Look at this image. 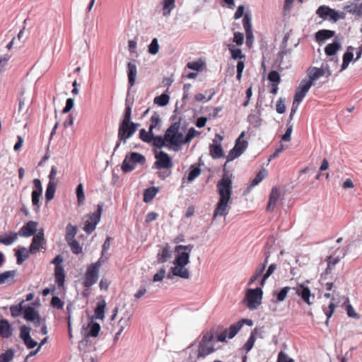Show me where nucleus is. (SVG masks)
Masks as SVG:
<instances>
[{"instance_id": "nucleus-1", "label": "nucleus", "mask_w": 362, "mask_h": 362, "mask_svg": "<svg viewBox=\"0 0 362 362\" xmlns=\"http://www.w3.org/2000/svg\"><path fill=\"white\" fill-rule=\"evenodd\" d=\"M217 189L220 199L214 211V219L217 216H226L228 214V203L233 190V182L228 176L226 175L222 176L217 183Z\"/></svg>"}, {"instance_id": "nucleus-2", "label": "nucleus", "mask_w": 362, "mask_h": 362, "mask_svg": "<svg viewBox=\"0 0 362 362\" xmlns=\"http://www.w3.org/2000/svg\"><path fill=\"white\" fill-rule=\"evenodd\" d=\"M134 96L129 91L126 100V110L118 133L119 141L124 143H126L127 139L132 136L136 131V124L131 120V112L134 106Z\"/></svg>"}, {"instance_id": "nucleus-3", "label": "nucleus", "mask_w": 362, "mask_h": 362, "mask_svg": "<svg viewBox=\"0 0 362 362\" xmlns=\"http://www.w3.org/2000/svg\"><path fill=\"white\" fill-rule=\"evenodd\" d=\"M174 261L175 267L171 268L174 276L188 279L190 276L189 272L185 266L189 262V254L185 251L177 252Z\"/></svg>"}, {"instance_id": "nucleus-4", "label": "nucleus", "mask_w": 362, "mask_h": 362, "mask_svg": "<svg viewBox=\"0 0 362 362\" xmlns=\"http://www.w3.org/2000/svg\"><path fill=\"white\" fill-rule=\"evenodd\" d=\"M103 212V205L98 204L97 210L93 213L86 215L83 217V230L90 234L96 228L97 225L99 223L101 219V215Z\"/></svg>"}, {"instance_id": "nucleus-5", "label": "nucleus", "mask_w": 362, "mask_h": 362, "mask_svg": "<svg viewBox=\"0 0 362 362\" xmlns=\"http://www.w3.org/2000/svg\"><path fill=\"white\" fill-rule=\"evenodd\" d=\"M102 264V261L98 260L88 266L83 281V284L86 287H90L97 282L99 277V270Z\"/></svg>"}, {"instance_id": "nucleus-6", "label": "nucleus", "mask_w": 362, "mask_h": 362, "mask_svg": "<svg viewBox=\"0 0 362 362\" xmlns=\"http://www.w3.org/2000/svg\"><path fill=\"white\" fill-rule=\"evenodd\" d=\"M262 296L263 291L261 288H249L245 294L247 307L250 310L257 309L262 303Z\"/></svg>"}, {"instance_id": "nucleus-7", "label": "nucleus", "mask_w": 362, "mask_h": 362, "mask_svg": "<svg viewBox=\"0 0 362 362\" xmlns=\"http://www.w3.org/2000/svg\"><path fill=\"white\" fill-rule=\"evenodd\" d=\"M161 120L159 115L157 112H153L150 119L148 132H146L144 129L140 130V138L142 141L150 143L152 139L153 130L154 129H159L160 127Z\"/></svg>"}, {"instance_id": "nucleus-8", "label": "nucleus", "mask_w": 362, "mask_h": 362, "mask_svg": "<svg viewBox=\"0 0 362 362\" xmlns=\"http://www.w3.org/2000/svg\"><path fill=\"white\" fill-rule=\"evenodd\" d=\"M180 130V123L175 122L167 129L165 139L173 145H178L184 143L183 135Z\"/></svg>"}, {"instance_id": "nucleus-9", "label": "nucleus", "mask_w": 362, "mask_h": 362, "mask_svg": "<svg viewBox=\"0 0 362 362\" xmlns=\"http://www.w3.org/2000/svg\"><path fill=\"white\" fill-rule=\"evenodd\" d=\"M30 103V100L25 98L19 99L18 107L15 112V119L17 122L23 123L29 119Z\"/></svg>"}, {"instance_id": "nucleus-10", "label": "nucleus", "mask_w": 362, "mask_h": 362, "mask_svg": "<svg viewBox=\"0 0 362 362\" xmlns=\"http://www.w3.org/2000/svg\"><path fill=\"white\" fill-rule=\"evenodd\" d=\"M42 194V185L41 181L38 178L33 180V190L32 192V205L33 211L38 213L41 206L40 197Z\"/></svg>"}, {"instance_id": "nucleus-11", "label": "nucleus", "mask_w": 362, "mask_h": 362, "mask_svg": "<svg viewBox=\"0 0 362 362\" xmlns=\"http://www.w3.org/2000/svg\"><path fill=\"white\" fill-rule=\"evenodd\" d=\"M213 339L214 337L212 335H205L203 337L199 345L198 358H204L214 351L215 349L213 344Z\"/></svg>"}, {"instance_id": "nucleus-12", "label": "nucleus", "mask_w": 362, "mask_h": 362, "mask_svg": "<svg viewBox=\"0 0 362 362\" xmlns=\"http://www.w3.org/2000/svg\"><path fill=\"white\" fill-rule=\"evenodd\" d=\"M23 317L26 321L32 322L35 327H38L45 322V319L42 317L38 311L32 306L25 307Z\"/></svg>"}, {"instance_id": "nucleus-13", "label": "nucleus", "mask_w": 362, "mask_h": 362, "mask_svg": "<svg viewBox=\"0 0 362 362\" xmlns=\"http://www.w3.org/2000/svg\"><path fill=\"white\" fill-rule=\"evenodd\" d=\"M156 158L155 165L158 169H170L173 165L172 159L164 151L156 152Z\"/></svg>"}, {"instance_id": "nucleus-14", "label": "nucleus", "mask_w": 362, "mask_h": 362, "mask_svg": "<svg viewBox=\"0 0 362 362\" xmlns=\"http://www.w3.org/2000/svg\"><path fill=\"white\" fill-rule=\"evenodd\" d=\"M243 327V323L241 322H235L232 324L229 328L226 329L223 332H222L218 336V341H226V339H232L233 338L238 332L240 331V329Z\"/></svg>"}, {"instance_id": "nucleus-15", "label": "nucleus", "mask_w": 362, "mask_h": 362, "mask_svg": "<svg viewBox=\"0 0 362 362\" xmlns=\"http://www.w3.org/2000/svg\"><path fill=\"white\" fill-rule=\"evenodd\" d=\"M312 86V81L305 79L302 80L296 90L294 95L295 102L300 104Z\"/></svg>"}, {"instance_id": "nucleus-16", "label": "nucleus", "mask_w": 362, "mask_h": 362, "mask_svg": "<svg viewBox=\"0 0 362 362\" xmlns=\"http://www.w3.org/2000/svg\"><path fill=\"white\" fill-rule=\"evenodd\" d=\"M307 72L309 77L308 81H312L313 83L321 76H326V77H329L332 74L331 71L328 68L325 69L323 66L320 68L310 67L308 69Z\"/></svg>"}, {"instance_id": "nucleus-17", "label": "nucleus", "mask_w": 362, "mask_h": 362, "mask_svg": "<svg viewBox=\"0 0 362 362\" xmlns=\"http://www.w3.org/2000/svg\"><path fill=\"white\" fill-rule=\"evenodd\" d=\"M100 330V325L94 322L93 318H90L87 325H83L82 327V333L84 336L95 337L98 335Z\"/></svg>"}, {"instance_id": "nucleus-18", "label": "nucleus", "mask_w": 362, "mask_h": 362, "mask_svg": "<svg viewBox=\"0 0 362 362\" xmlns=\"http://www.w3.org/2000/svg\"><path fill=\"white\" fill-rule=\"evenodd\" d=\"M31 328L27 325L21 327L20 337L28 349H33L37 344V341L30 337Z\"/></svg>"}, {"instance_id": "nucleus-19", "label": "nucleus", "mask_w": 362, "mask_h": 362, "mask_svg": "<svg viewBox=\"0 0 362 362\" xmlns=\"http://www.w3.org/2000/svg\"><path fill=\"white\" fill-rule=\"evenodd\" d=\"M38 223L34 221H30L24 224L19 232L18 233L19 236L29 238L32 235H36L37 231Z\"/></svg>"}, {"instance_id": "nucleus-20", "label": "nucleus", "mask_w": 362, "mask_h": 362, "mask_svg": "<svg viewBox=\"0 0 362 362\" xmlns=\"http://www.w3.org/2000/svg\"><path fill=\"white\" fill-rule=\"evenodd\" d=\"M296 293L300 296L302 300L308 305H310L313 302L310 301V297L315 298L314 294L311 293L310 288L304 284H298L296 287L293 288Z\"/></svg>"}, {"instance_id": "nucleus-21", "label": "nucleus", "mask_w": 362, "mask_h": 362, "mask_svg": "<svg viewBox=\"0 0 362 362\" xmlns=\"http://www.w3.org/2000/svg\"><path fill=\"white\" fill-rule=\"evenodd\" d=\"M45 242L43 230L40 229L39 232L34 235L30 246V252L35 254L42 248Z\"/></svg>"}, {"instance_id": "nucleus-22", "label": "nucleus", "mask_w": 362, "mask_h": 362, "mask_svg": "<svg viewBox=\"0 0 362 362\" xmlns=\"http://www.w3.org/2000/svg\"><path fill=\"white\" fill-rule=\"evenodd\" d=\"M136 165V152H132L129 156H127L122 163V170L124 173H128L134 170Z\"/></svg>"}, {"instance_id": "nucleus-23", "label": "nucleus", "mask_w": 362, "mask_h": 362, "mask_svg": "<svg viewBox=\"0 0 362 362\" xmlns=\"http://www.w3.org/2000/svg\"><path fill=\"white\" fill-rule=\"evenodd\" d=\"M344 9L351 14L362 16V1L355 0L354 2H351L344 6Z\"/></svg>"}, {"instance_id": "nucleus-24", "label": "nucleus", "mask_w": 362, "mask_h": 362, "mask_svg": "<svg viewBox=\"0 0 362 362\" xmlns=\"http://www.w3.org/2000/svg\"><path fill=\"white\" fill-rule=\"evenodd\" d=\"M280 193L276 187H273L269 195V202L267 206V210L272 211L275 208L276 203L279 199Z\"/></svg>"}, {"instance_id": "nucleus-25", "label": "nucleus", "mask_w": 362, "mask_h": 362, "mask_svg": "<svg viewBox=\"0 0 362 362\" xmlns=\"http://www.w3.org/2000/svg\"><path fill=\"white\" fill-rule=\"evenodd\" d=\"M16 274L17 272L16 270L6 271L0 274V285L13 284Z\"/></svg>"}, {"instance_id": "nucleus-26", "label": "nucleus", "mask_w": 362, "mask_h": 362, "mask_svg": "<svg viewBox=\"0 0 362 362\" xmlns=\"http://www.w3.org/2000/svg\"><path fill=\"white\" fill-rule=\"evenodd\" d=\"M13 329L8 320L2 319L0 320V335L3 338H8L12 335Z\"/></svg>"}, {"instance_id": "nucleus-27", "label": "nucleus", "mask_w": 362, "mask_h": 362, "mask_svg": "<svg viewBox=\"0 0 362 362\" xmlns=\"http://www.w3.org/2000/svg\"><path fill=\"white\" fill-rule=\"evenodd\" d=\"M19 236L18 233L9 232L0 235V243L5 245H10L14 243Z\"/></svg>"}, {"instance_id": "nucleus-28", "label": "nucleus", "mask_w": 362, "mask_h": 362, "mask_svg": "<svg viewBox=\"0 0 362 362\" xmlns=\"http://www.w3.org/2000/svg\"><path fill=\"white\" fill-rule=\"evenodd\" d=\"M268 257L266 258L265 262L264 264L259 265L254 273V274L251 276V278L249 280L248 284L251 285L254 282H255L262 274L263 272L266 268V266L267 264Z\"/></svg>"}, {"instance_id": "nucleus-29", "label": "nucleus", "mask_w": 362, "mask_h": 362, "mask_svg": "<svg viewBox=\"0 0 362 362\" xmlns=\"http://www.w3.org/2000/svg\"><path fill=\"white\" fill-rule=\"evenodd\" d=\"M209 152L211 156L214 159L220 158L223 156V150L221 147V145L220 144H211L209 146Z\"/></svg>"}, {"instance_id": "nucleus-30", "label": "nucleus", "mask_w": 362, "mask_h": 362, "mask_svg": "<svg viewBox=\"0 0 362 362\" xmlns=\"http://www.w3.org/2000/svg\"><path fill=\"white\" fill-rule=\"evenodd\" d=\"M57 185L58 183L48 182L45 191V199L47 203L54 199Z\"/></svg>"}, {"instance_id": "nucleus-31", "label": "nucleus", "mask_w": 362, "mask_h": 362, "mask_svg": "<svg viewBox=\"0 0 362 362\" xmlns=\"http://www.w3.org/2000/svg\"><path fill=\"white\" fill-rule=\"evenodd\" d=\"M354 47L351 46L348 47L347 51L343 55V62L341 64V70L346 69L349 63L353 60L354 53H353Z\"/></svg>"}, {"instance_id": "nucleus-32", "label": "nucleus", "mask_w": 362, "mask_h": 362, "mask_svg": "<svg viewBox=\"0 0 362 362\" xmlns=\"http://www.w3.org/2000/svg\"><path fill=\"white\" fill-rule=\"evenodd\" d=\"M30 250L23 247L16 251V256L17 258V264H21L25 259L29 257Z\"/></svg>"}, {"instance_id": "nucleus-33", "label": "nucleus", "mask_w": 362, "mask_h": 362, "mask_svg": "<svg viewBox=\"0 0 362 362\" xmlns=\"http://www.w3.org/2000/svg\"><path fill=\"white\" fill-rule=\"evenodd\" d=\"M341 48L339 42L334 41L332 43L328 44L325 48V52L327 56L334 55L339 49Z\"/></svg>"}, {"instance_id": "nucleus-34", "label": "nucleus", "mask_w": 362, "mask_h": 362, "mask_svg": "<svg viewBox=\"0 0 362 362\" xmlns=\"http://www.w3.org/2000/svg\"><path fill=\"white\" fill-rule=\"evenodd\" d=\"M55 281L59 286H63L65 280L64 270L62 266L56 267L55 269Z\"/></svg>"}, {"instance_id": "nucleus-35", "label": "nucleus", "mask_w": 362, "mask_h": 362, "mask_svg": "<svg viewBox=\"0 0 362 362\" xmlns=\"http://www.w3.org/2000/svg\"><path fill=\"white\" fill-rule=\"evenodd\" d=\"M77 233V227L76 226L72 225L71 223H69L66 227V240L69 242L72 240H75V236Z\"/></svg>"}, {"instance_id": "nucleus-36", "label": "nucleus", "mask_w": 362, "mask_h": 362, "mask_svg": "<svg viewBox=\"0 0 362 362\" xmlns=\"http://www.w3.org/2000/svg\"><path fill=\"white\" fill-rule=\"evenodd\" d=\"M334 35V32L329 30H320L315 34V37L317 41H322L329 39Z\"/></svg>"}, {"instance_id": "nucleus-37", "label": "nucleus", "mask_w": 362, "mask_h": 362, "mask_svg": "<svg viewBox=\"0 0 362 362\" xmlns=\"http://www.w3.org/2000/svg\"><path fill=\"white\" fill-rule=\"evenodd\" d=\"M245 136V132H243L239 137L237 139L234 147L239 150V151H241V153H243L247 147V141L246 140L243 139V138Z\"/></svg>"}, {"instance_id": "nucleus-38", "label": "nucleus", "mask_w": 362, "mask_h": 362, "mask_svg": "<svg viewBox=\"0 0 362 362\" xmlns=\"http://www.w3.org/2000/svg\"><path fill=\"white\" fill-rule=\"evenodd\" d=\"M158 189L155 187H148L144 192V201L147 203L151 202L156 195Z\"/></svg>"}, {"instance_id": "nucleus-39", "label": "nucleus", "mask_w": 362, "mask_h": 362, "mask_svg": "<svg viewBox=\"0 0 362 362\" xmlns=\"http://www.w3.org/2000/svg\"><path fill=\"white\" fill-rule=\"evenodd\" d=\"M110 242L111 238L110 237H107L103 245L101 257L98 259L102 261V264L104 263L108 259L107 254L110 247Z\"/></svg>"}, {"instance_id": "nucleus-40", "label": "nucleus", "mask_w": 362, "mask_h": 362, "mask_svg": "<svg viewBox=\"0 0 362 362\" xmlns=\"http://www.w3.org/2000/svg\"><path fill=\"white\" fill-rule=\"evenodd\" d=\"M106 303L104 300L98 303L95 309V316L97 319L103 320L105 317V308Z\"/></svg>"}, {"instance_id": "nucleus-41", "label": "nucleus", "mask_w": 362, "mask_h": 362, "mask_svg": "<svg viewBox=\"0 0 362 362\" xmlns=\"http://www.w3.org/2000/svg\"><path fill=\"white\" fill-rule=\"evenodd\" d=\"M76 194L78 201V205L81 206L84 204L86 197L84 194L83 191V184L80 183L77 185L76 189Z\"/></svg>"}, {"instance_id": "nucleus-42", "label": "nucleus", "mask_w": 362, "mask_h": 362, "mask_svg": "<svg viewBox=\"0 0 362 362\" xmlns=\"http://www.w3.org/2000/svg\"><path fill=\"white\" fill-rule=\"evenodd\" d=\"M255 334H256V329H255L251 334H250V336L249 337L247 341L245 342V344H244L243 349L246 351V352H248L250 351L254 344H255V340H256V338H255Z\"/></svg>"}, {"instance_id": "nucleus-43", "label": "nucleus", "mask_w": 362, "mask_h": 362, "mask_svg": "<svg viewBox=\"0 0 362 362\" xmlns=\"http://www.w3.org/2000/svg\"><path fill=\"white\" fill-rule=\"evenodd\" d=\"M290 289V287L286 286L281 289V291L279 292H274L273 296H276V302L284 301L286 299Z\"/></svg>"}, {"instance_id": "nucleus-44", "label": "nucleus", "mask_w": 362, "mask_h": 362, "mask_svg": "<svg viewBox=\"0 0 362 362\" xmlns=\"http://www.w3.org/2000/svg\"><path fill=\"white\" fill-rule=\"evenodd\" d=\"M23 301L17 305H12L10 308L11 315L14 317L19 316L21 313L23 314L24 308L25 306L23 305Z\"/></svg>"}, {"instance_id": "nucleus-45", "label": "nucleus", "mask_w": 362, "mask_h": 362, "mask_svg": "<svg viewBox=\"0 0 362 362\" xmlns=\"http://www.w3.org/2000/svg\"><path fill=\"white\" fill-rule=\"evenodd\" d=\"M175 7V0H164L163 2V15L168 16Z\"/></svg>"}, {"instance_id": "nucleus-46", "label": "nucleus", "mask_w": 362, "mask_h": 362, "mask_svg": "<svg viewBox=\"0 0 362 362\" xmlns=\"http://www.w3.org/2000/svg\"><path fill=\"white\" fill-rule=\"evenodd\" d=\"M136 69V66L134 64V61H131L128 63V77H129V82L130 84V86H133L134 84V71Z\"/></svg>"}, {"instance_id": "nucleus-47", "label": "nucleus", "mask_w": 362, "mask_h": 362, "mask_svg": "<svg viewBox=\"0 0 362 362\" xmlns=\"http://www.w3.org/2000/svg\"><path fill=\"white\" fill-rule=\"evenodd\" d=\"M170 257V251L167 247H163L161 251L158 254L157 259L159 263L165 262Z\"/></svg>"}, {"instance_id": "nucleus-48", "label": "nucleus", "mask_w": 362, "mask_h": 362, "mask_svg": "<svg viewBox=\"0 0 362 362\" xmlns=\"http://www.w3.org/2000/svg\"><path fill=\"white\" fill-rule=\"evenodd\" d=\"M59 173L58 168L55 165H52L49 174L48 175L49 182L58 183L57 175Z\"/></svg>"}, {"instance_id": "nucleus-49", "label": "nucleus", "mask_w": 362, "mask_h": 362, "mask_svg": "<svg viewBox=\"0 0 362 362\" xmlns=\"http://www.w3.org/2000/svg\"><path fill=\"white\" fill-rule=\"evenodd\" d=\"M169 95L167 94H161L159 96H157L154 98V103L160 105V106H165L169 102Z\"/></svg>"}, {"instance_id": "nucleus-50", "label": "nucleus", "mask_w": 362, "mask_h": 362, "mask_svg": "<svg viewBox=\"0 0 362 362\" xmlns=\"http://www.w3.org/2000/svg\"><path fill=\"white\" fill-rule=\"evenodd\" d=\"M14 356V351L8 349L0 355V362H10Z\"/></svg>"}, {"instance_id": "nucleus-51", "label": "nucleus", "mask_w": 362, "mask_h": 362, "mask_svg": "<svg viewBox=\"0 0 362 362\" xmlns=\"http://www.w3.org/2000/svg\"><path fill=\"white\" fill-rule=\"evenodd\" d=\"M267 171L265 169L260 170L251 182V186H256L267 176Z\"/></svg>"}, {"instance_id": "nucleus-52", "label": "nucleus", "mask_w": 362, "mask_h": 362, "mask_svg": "<svg viewBox=\"0 0 362 362\" xmlns=\"http://www.w3.org/2000/svg\"><path fill=\"white\" fill-rule=\"evenodd\" d=\"M68 245L71 247V251L74 254H80L82 252V247L78 243V241L75 240H70L67 242Z\"/></svg>"}, {"instance_id": "nucleus-53", "label": "nucleus", "mask_w": 362, "mask_h": 362, "mask_svg": "<svg viewBox=\"0 0 362 362\" xmlns=\"http://www.w3.org/2000/svg\"><path fill=\"white\" fill-rule=\"evenodd\" d=\"M268 80L272 83H280L281 76L277 71H271L268 74Z\"/></svg>"}, {"instance_id": "nucleus-54", "label": "nucleus", "mask_w": 362, "mask_h": 362, "mask_svg": "<svg viewBox=\"0 0 362 362\" xmlns=\"http://www.w3.org/2000/svg\"><path fill=\"white\" fill-rule=\"evenodd\" d=\"M229 50L233 59H241L245 57V55L243 54L241 49L239 48L235 49L233 46L230 45Z\"/></svg>"}, {"instance_id": "nucleus-55", "label": "nucleus", "mask_w": 362, "mask_h": 362, "mask_svg": "<svg viewBox=\"0 0 362 362\" xmlns=\"http://www.w3.org/2000/svg\"><path fill=\"white\" fill-rule=\"evenodd\" d=\"M165 138L158 136H153V134L152 135V139L151 142L153 143V145L154 146H156L158 148H161L165 145Z\"/></svg>"}, {"instance_id": "nucleus-56", "label": "nucleus", "mask_w": 362, "mask_h": 362, "mask_svg": "<svg viewBox=\"0 0 362 362\" xmlns=\"http://www.w3.org/2000/svg\"><path fill=\"white\" fill-rule=\"evenodd\" d=\"M241 151H239L238 149L233 147L228 153V155L226 158V162L232 161L233 160L235 159L236 158L239 157L241 155Z\"/></svg>"}, {"instance_id": "nucleus-57", "label": "nucleus", "mask_w": 362, "mask_h": 362, "mask_svg": "<svg viewBox=\"0 0 362 362\" xmlns=\"http://www.w3.org/2000/svg\"><path fill=\"white\" fill-rule=\"evenodd\" d=\"M276 264H272L267 271L266 272V273L264 274L262 280H261V282H260V285L262 286H263L265 284V281L266 280L269 278V276L274 272V270L276 269Z\"/></svg>"}, {"instance_id": "nucleus-58", "label": "nucleus", "mask_w": 362, "mask_h": 362, "mask_svg": "<svg viewBox=\"0 0 362 362\" xmlns=\"http://www.w3.org/2000/svg\"><path fill=\"white\" fill-rule=\"evenodd\" d=\"M159 45L156 38L153 39L150 45L148 46V52L151 54H156L158 52Z\"/></svg>"}, {"instance_id": "nucleus-59", "label": "nucleus", "mask_w": 362, "mask_h": 362, "mask_svg": "<svg viewBox=\"0 0 362 362\" xmlns=\"http://www.w3.org/2000/svg\"><path fill=\"white\" fill-rule=\"evenodd\" d=\"M201 173V170L198 167H194L191 169L187 180L189 182L193 181L196 177H197Z\"/></svg>"}, {"instance_id": "nucleus-60", "label": "nucleus", "mask_w": 362, "mask_h": 362, "mask_svg": "<svg viewBox=\"0 0 362 362\" xmlns=\"http://www.w3.org/2000/svg\"><path fill=\"white\" fill-rule=\"evenodd\" d=\"M243 25L245 32L252 31V24H251V18L248 14H245L243 16Z\"/></svg>"}, {"instance_id": "nucleus-61", "label": "nucleus", "mask_w": 362, "mask_h": 362, "mask_svg": "<svg viewBox=\"0 0 362 362\" xmlns=\"http://www.w3.org/2000/svg\"><path fill=\"white\" fill-rule=\"evenodd\" d=\"M293 131V124H290V122L287 123V129L285 134L282 136L284 141H290L291 139V133Z\"/></svg>"}, {"instance_id": "nucleus-62", "label": "nucleus", "mask_w": 362, "mask_h": 362, "mask_svg": "<svg viewBox=\"0 0 362 362\" xmlns=\"http://www.w3.org/2000/svg\"><path fill=\"white\" fill-rule=\"evenodd\" d=\"M335 307L336 306H335L334 303L331 302L329 303L328 308L324 309L325 314L327 316V321H326L327 324L328 323L329 319L332 317V315L334 311Z\"/></svg>"}, {"instance_id": "nucleus-63", "label": "nucleus", "mask_w": 362, "mask_h": 362, "mask_svg": "<svg viewBox=\"0 0 362 362\" xmlns=\"http://www.w3.org/2000/svg\"><path fill=\"white\" fill-rule=\"evenodd\" d=\"M329 7L326 6H320L317 11L316 13L322 18H325L327 17Z\"/></svg>"}, {"instance_id": "nucleus-64", "label": "nucleus", "mask_w": 362, "mask_h": 362, "mask_svg": "<svg viewBox=\"0 0 362 362\" xmlns=\"http://www.w3.org/2000/svg\"><path fill=\"white\" fill-rule=\"evenodd\" d=\"M202 66L203 63L198 61L189 62L187 64V68L194 71H199L202 69Z\"/></svg>"}]
</instances>
